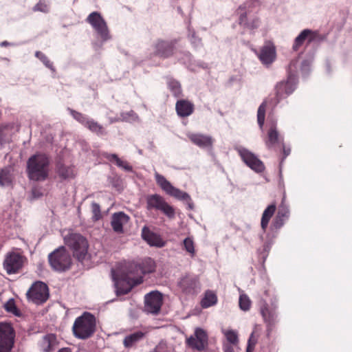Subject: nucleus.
<instances>
[{
	"label": "nucleus",
	"mask_w": 352,
	"mask_h": 352,
	"mask_svg": "<svg viewBox=\"0 0 352 352\" xmlns=\"http://www.w3.org/2000/svg\"><path fill=\"white\" fill-rule=\"evenodd\" d=\"M50 160L43 153H37L31 156L27 162V173L28 178L35 182L45 180L49 175Z\"/></svg>",
	"instance_id": "f257e3e1"
},
{
	"label": "nucleus",
	"mask_w": 352,
	"mask_h": 352,
	"mask_svg": "<svg viewBox=\"0 0 352 352\" xmlns=\"http://www.w3.org/2000/svg\"><path fill=\"white\" fill-rule=\"evenodd\" d=\"M72 331L74 336L79 339L90 338L96 331L95 317L90 313L85 312L75 320Z\"/></svg>",
	"instance_id": "f03ea898"
},
{
	"label": "nucleus",
	"mask_w": 352,
	"mask_h": 352,
	"mask_svg": "<svg viewBox=\"0 0 352 352\" xmlns=\"http://www.w3.org/2000/svg\"><path fill=\"white\" fill-rule=\"evenodd\" d=\"M64 241L79 261L85 258L87 253L88 243L84 236L80 234L72 232L64 236Z\"/></svg>",
	"instance_id": "7ed1b4c3"
},
{
	"label": "nucleus",
	"mask_w": 352,
	"mask_h": 352,
	"mask_svg": "<svg viewBox=\"0 0 352 352\" xmlns=\"http://www.w3.org/2000/svg\"><path fill=\"white\" fill-rule=\"evenodd\" d=\"M155 177L157 184L168 195L179 200L186 201L189 209H193V203L192 202V199L188 193L174 187L164 176L160 175L158 173H155Z\"/></svg>",
	"instance_id": "20e7f679"
},
{
	"label": "nucleus",
	"mask_w": 352,
	"mask_h": 352,
	"mask_svg": "<svg viewBox=\"0 0 352 352\" xmlns=\"http://www.w3.org/2000/svg\"><path fill=\"white\" fill-rule=\"evenodd\" d=\"M48 260L51 267L56 271H65L70 267L72 263L71 256L63 246L59 247L50 253Z\"/></svg>",
	"instance_id": "39448f33"
},
{
	"label": "nucleus",
	"mask_w": 352,
	"mask_h": 352,
	"mask_svg": "<svg viewBox=\"0 0 352 352\" xmlns=\"http://www.w3.org/2000/svg\"><path fill=\"white\" fill-rule=\"evenodd\" d=\"M15 331L10 323H0V352H11L14 344Z\"/></svg>",
	"instance_id": "423d86ee"
},
{
	"label": "nucleus",
	"mask_w": 352,
	"mask_h": 352,
	"mask_svg": "<svg viewBox=\"0 0 352 352\" xmlns=\"http://www.w3.org/2000/svg\"><path fill=\"white\" fill-rule=\"evenodd\" d=\"M26 295L34 303L42 304L49 298L48 287L45 283L37 281L31 286Z\"/></svg>",
	"instance_id": "0eeeda50"
},
{
	"label": "nucleus",
	"mask_w": 352,
	"mask_h": 352,
	"mask_svg": "<svg viewBox=\"0 0 352 352\" xmlns=\"http://www.w3.org/2000/svg\"><path fill=\"white\" fill-rule=\"evenodd\" d=\"M147 208L155 209L162 211L169 218L175 216V210L172 206L168 204L164 199L159 195H152L146 199Z\"/></svg>",
	"instance_id": "6e6552de"
},
{
	"label": "nucleus",
	"mask_w": 352,
	"mask_h": 352,
	"mask_svg": "<svg viewBox=\"0 0 352 352\" xmlns=\"http://www.w3.org/2000/svg\"><path fill=\"white\" fill-rule=\"evenodd\" d=\"M87 21L104 41H107L110 38L107 23L99 12H91L87 16Z\"/></svg>",
	"instance_id": "1a4fd4ad"
},
{
	"label": "nucleus",
	"mask_w": 352,
	"mask_h": 352,
	"mask_svg": "<svg viewBox=\"0 0 352 352\" xmlns=\"http://www.w3.org/2000/svg\"><path fill=\"white\" fill-rule=\"evenodd\" d=\"M236 150L242 160L253 170L261 173L265 169L263 163L252 152L243 147H238Z\"/></svg>",
	"instance_id": "9d476101"
},
{
	"label": "nucleus",
	"mask_w": 352,
	"mask_h": 352,
	"mask_svg": "<svg viewBox=\"0 0 352 352\" xmlns=\"http://www.w3.org/2000/svg\"><path fill=\"white\" fill-rule=\"evenodd\" d=\"M162 301L163 297L160 292L153 291L147 294L144 297L145 311L153 314H158L162 305Z\"/></svg>",
	"instance_id": "9b49d317"
},
{
	"label": "nucleus",
	"mask_w": 352,
	"mask_h": 352,
	"mask_svg": "<svg viewBox=\"0 0 352 352\" xmlns=\"http://www.w3.org/2000/svg\"><path fill=\"white\" fill-rule=\"evenodd\" d=\"M24 258L18 253H9L3 261V268L8 274L17 273L23 267Z\"/></svg>",
	"instance_id": "f8f14e48"
},
{
	"label": "nucleus",
	"mask_w": 352,
	"mask_h": 352,
	"mask_svg": "<svg viewBox=\"0 0 352 352\" xmlns=\"http://www.w3.org/2000/svg\"><path fill=\"white\" fill-rule=\"evenodd\" d=\"M179 286L182 291L187 294H195L200 290L199 278L195 275L184 276L179 282Z\"/></svg>",
	"instance_id": "ddd939ff"
},
{
	"label": "nucleus",
	"mask_w": 352,
	"mask_h": 352,
	"mask_svg": "<svg viewBox=\"0 0 352 352\" xmlns=\"http://www.w3.org/2000/svg\"><path fill=\"white\" fill-rule=\"evenodd\" d=\"M187 344L192 349L204 350L208 344V335L202 329L197 328L195 336H190L187 339Z\"/></svg>",
	"instance_id": "4468645a"
},
{
	"label": "nucleus",
	"mask_w": 352,
	"mask_h": 352,
	"mask_svg": "<svg viewBox=\"0 0 352 352\" xmlns=\"http://www.w3.org/2000/svg\"><path fill=\"white\" fill-rule=\"evenodd\" d=\"M296 88V79L289 77L287 82H279L276 87V95L278 102L291 94Z\"/></svg>",
	"instance_id": "2eb2a0df"
},
{
	"label": "nucleus",
	"mask_w": 352,
	"mask_h": 352,
	"mask_svg": "<svg viewBox=\"0 0 352 352\" xmlns=\"http://www.w3.org/2000/svg\"><path fill=\"white\" fill-rule=\"evenodd\" d=\"M276 48L272 43L268 41L261 49L258 57L264 65H270L276 59Z\"/></svg>",
	"instance_id": "dca6fc26"
},
{
	"label": "nucleus",
	"mask_w": 352,
	"mask_h": 352,
	"mask_svg": "<svg viewBox=\"0 0 352 352\" xmlns=\"http://www.w3.org/2000/svg\"><path fill=\"white\" fill-rule=\"evenodd\" d=\"M142 237L151 246L162 248L165 245V242L160 236L152 232L146 226H144L142 230Z\"/></svg>",
	"instance_id": "f3484780"
},
{
	"label": "nucleus",
	"mask_w": 352,
	"mask_h": 352,
	"mask_svg": "<svg viewBox=\"0 0 352 352\" xmlns=\"http://www.w3.org/2000/svg\"><path fill=\"white\" fill-rule=\"evenodd\" d=\"M129 221V217L123 212H115L112 214L111 225L114 232L122 233L123 226Z\"/></svg>",
	"instance_id": "a211bd4d"
},
{
	"label": "nucleus",
	"mask_w": 352,
	"mask_h": 352,
	"mask_svg": "<svg viewBox=\"0 0 352 352\" xmlns=\"http://www.w3.org/2000/svg\"><path fill=\"white\" fill-rule=\"evenodd\" d=\"M316 33L311 30L305 29L302 30L300 34L295 38L294 43L293 45L294 50L296 51L298 50L305 41L308 43H311L315 39Z\"/></svg>",
	"instance_id": "6ab92c4d"
},
{
	"label": "nucleus",
	"mask_w": 352,
	"mask_h": 352,
	"mask_svg": "<svg viewBox=\"0 0 352 352\" xmlns=\"http://www.w3.org/2000/svg\"><path fill=\"white\" fill-rule=\"evenodd\" d=\"M175 108L178 116L180 117L189 116L194 111L193 104L186 100H178Z\"/></svg>",
	"instance_id": "aec40b11"
},
{
	"label": "nucleus",
	"mask_w": 352,
	"mask_h": 352,
	"mask_svg": "<svg viewBox=\"0 0 352 352\" xmlns=\"http://www.w3.org/2000/svg\"><path fill=\"white\" fill-rule=\"evenodd\" d=\"M57 344L56 337L54 334H47L43 337L39 342V346L43 352H50L53 351Z\"/></svg>",
	"instance_id": "412c9836"
},
{
	"label": "nucleus",
	"mask_w": 352,
	"mask_h": 352,
	"mask_svg": "<svg viewBox=\"0 0 352 352\" xmlns=\"http://www.w3.org/2000/svg\"><path fill=\"white\" fill-rule=\"evenodd\" d=\"M142 283V278H137V279H131L128 278L126 282V285L124 287H122V281H117L116 283V292L118 295L121 294H126L129 293L132 287L135 285H137Z\"/></svg>",
	"instance_id": "4be33fe9"
},
{
	"label": "nucleus",
	"mask_w": 352,
	"mask_h": 352,
	"mask_svg": "<svg viewBox=\"0 0 352 352\" xmlns=\"http://www.w3.org/2000/svg\"><path fill=\"white\" fill-rule=\"evenodd\" d=\"M156 54L163 57H168L172 54L173 45L171 43L165 41H159L156 45Z\"/></svg>",
	"instance_id": "5701e85b"
},
{
	"label": "nucleus",
	"mask_w": 352,
	"mask_h": 352,
	"mask_svg": "<svg viewBox=\"0 0 352 352\" xmlns=\"http://www.w3.org/2000/svg\"><path fill=\"white\" fill-rule=\"evenodd\" d=\"M145 333L142 331H136L126 336L123 341V344L126 348L134 346L137 342L144 338Z\"/></svg>",
	"instance_id": "b1692460"
},
{
	"label": "nucleus",
	"mask_w": 352,
	"mask_h": 352,
	"mask_svg": "<svg viewBox=\"0 0 352 352\" xmlns=\"http://www.w3.org/2000/svg\"><path fill=\"white\" fill-rule=\"evenodd\" d=\"M188 138L194 144L201 147L208 146L212 144V139L208 136L200 134H190Z\"/></svg>",
	"instance_id": "393cba45"
},
{
	"label": "nucleus",
	"mask_w": 352,
	"mask_h": 352,
	"mask_svg": "<svg viewBox=\"0 0 352 352\" xmlns=\"http://www.w3.org/2000/svg\"><path fill=\"white\" fill-rule=\"evenodd\" d=\"M276 210V205L272 204L270 205L263 212L262 218H261V228L263 230H265L268 226V223L273 216Z\"/></svg>",
	"instance_id": "a878e982"
},
{
	"label": "nucleus",
	"mask_w": 352,
	"mask_h": 352,
	"mask_svg": "<svg viewBox=\"0 0 352 352\" xmlns=\"http://www.w3.org/2000/svg\"><path fill=\"white\" fill-rule=\"evenodd\" d=\"M105 157L111 162H114L116 165L126 171H132V167L126 161H123L116 154H105Z\"/></svg>",
	"instance_id": "bb28decb"
},
{
	"label": "nucleus",
	"mask_w": 352,
	"mask_h": 352,
	"mask_svg": "<svg viewBox=\"0 0 352 352\" xmlns=\"http://www.w3.org/2000/svg\"><path fill=\"white\" fill-rule=\"evenodd\" d=\"M217 302V295L211 291H208L205 293L204 297L201 301V305L203 308H208L214 305Z\"/></svg>",
	"instance_id": "cd10ccee"
},
{
	"label": "nucleus",
	"mask_w": 352,
	"mask_h": 352,
	"mask_svg": "<svg viewBox=\"0 0 352 352\" xmlns=\"http://www.w3.org/2000/svg\"><path fill=\"white\" fill-rule=\"evenodd\" d=\"M279 142V134L276 127H271L268 131V139L266 141V145L270 148Z\"/></svg>",
	"instance_id": "c85d7f7f"
},
{
	"label": "nucleus",
	"mask_w": 352,
	"mask_h": 352,
	"mask_svg": "<svg viewBox=\"0 0 352 352\" xmlns=\"http://www.w3.org/2000/svg\"><path fill=\"white\" fill-rule=\"evenodd\" d=\"M228 342L236 345L239 342L238 333L232 329H224L222 331Z\"/></svg>",
	"instance_id": "c756f323"
},
{
	"label": "nucleus",
	"mask_w": 352,
	"mask_h": 352,
	"mask_svg": "<svg viewBox=\"0 0 352 352\" xmlns=\"http://www.w3.org/2000/svg\"><path fill=\"white\" fill-rule=\"evenodd\" d=\"M58 173L59 176L63 179L72 178L74 175L73 168L65 165H60L58 166Z\"/></svg>",
	"instance_id": "7c9ffc66"
},
{
	"label": "nucleus",
	"mask_w": 352,
	"mask_h": 352,
	"mask_svg": "<svg viewBox=\"0 0 352 352\" xmlns=\"http://www.w3.org/2000/svg\"><path fill=\"white\" fill-rule=\"evenodd\" d=\"M12 182V175L8 169H2L0 170V186H8Z\"/></svg>",
	"instance_id": "2f4dec72"
},
{
	"label": "nucleus",
	"mask_w": 352,
	"mask_h": 352,
	"mask_svg": "<svg viewBox=\"0 0 352 352\" xmlns=\"http://www.w3.org/2000/svg\"><path fill=\"white\" fill-rule=\"evenodd\" d=\"M266 106V102L264 101L263 102H262V104L259 106L258 109L257 120L260 128H262L265 122Z\"/></svg>",
	"instance_id": "473e14b6"
},
{
	"label": "nucleus",
	"mask_w": 352,
	"mask_h": 352,
	"mask_svg": "<svg viewBox=\"0 0 352 352\" xmlns=\"http://www.w3.org/2000/svg\"><path fill=\"white\" fill-rule=\"evenodd\" d=\"M251 301L245 294H241L239 297V307L243 311H248L250 308Z\"/></svg>",
	"instance_id": "72a5a7b5"
},
{
	"label": "nucleus",
	"mask_w": 352,
	"mask_h": 352,
	"mask_svg": "<svg viewBox=\"0 0 352 352\" xmlns=\"http://www.w3.org/2000/svg\"><path fill=\"white\" fill-rule=\"evenodd\" d=\"M91 212L93 214L92 219L94 221H96L101 219L102 214L100 212V206L98 204L95 202L91 204Z\"/></svg>",
	"instance_id": "f704fd0d"
},
{
	"label": "nucleus",
	"mask_w": 352,
	"mask_h": 352,
	"mask_svg": "<svg viewBox=\"0 0 352 352\" xmlns=\"http://www.w3.org/2000/svg\"><path fill=\"white\" fill-rule=\"evenodd\" d=\"M168 87L173 91L175 96L178 97L182 93L180 84L175 80H171L168 82Z\"/></svg>",
	"instance_id": "c9c22d12"
},
{
	"label": "nucleus",
	"mask_w": 352,
	"mask_h": 352,
	"mask_svg": "<svg viewBox=\"0 0 352 352\" xmlns=\"http://www.w3.org/2000/svg\"><path fill=\"white\" fill-rule=\"evenodd\" d=\"M184 246L185 250L190 253L192 256L195 254V247L192 239L190 237H187L184 240Z\"/></svg>",
	"instance_id": "e433bc0d"
},
{
	"label": "nucleus",
	"mask_w": 352,
	"mask_h": 352,
	"mask_svg": "<svg viewBox=\"0 0 352 352\" xmlns=\"http://www.w3.org/2000/svg\"><path fill=\"white\" fill-rule=\"evenodd\" d=\"M6 309L10 313H12L16 316H20L21 315V311L16 308L14 302L12 300H9L5 305Z\"/></svg>",
	"instance_id": "4c0bfd02"
},
{
	"label": "nucleus",
	"mask_w": 352,
	"mask_h": 352,
	"mask_svg": "<svg viewBox=\"0 0 352 352\" xmlns=\"http://www.w3.org/2000/svg\"><path fill=\"white\" fill-rule=\"evenodd\" d=\"M85 126L87 127L90 131L95 133H98L102 129L101 126L92 120H88V121H86Z\"/></svg>",
	"instance_id": "58836bf2"
},
{
	"label": "nucleus",
	"mask_w": 352,
	"mask_h": 352,
	"mask_svg": "<svg viewBox=\"0 0 352 352\" xmlns=\"http://www.w3.org/2000/svg\"><path fill=\"white\" fill-rule=\"evenodd\" d=\"M70 112H71L72 115L73 116V117L77 121H78L79 122L82 123V124H84L85 126L86 121H88V119L85 116H84L80 113H78V112L75 111L74 110H70Z\"/></svg>",
	"instance_id": "ea45409f"
},
{
	"label": "nucleus",
	"mask_w": 352,
	"mask_h": 352,
	"mask_svg": "<svg viewBox=\"0 0 352 352\" xmlns=\"http://www.w3.org/2000/svg\"><path fill=\"white\" fill-rule=\"evenodd\" d=\"M36 56L39 58L46 67L52 69V65L45 54L41 52H36L35 54Z\"/></svg>",
	"instance_id": "a19ab883"
},
{
	"label": "nucleus",
	"mask_w": 352,
	"mask_h": 352,
	"mask_svg": "<svg viewBox=\"0 0 352 352\" xmlns=\"http://www.w3.org/2000/svg\"><path fill=\"white\" fill-rule=\"evenodd\" d=\"M43 195V190L41 187L35 186L32 189V199H38Z\"/></svg>",
	"instance_id": "79ce46f5"
},
{
	"label": "nucleus",
	"mask_w": 352,
	"mask_h": 352,
	"mask_svg": "<svg viewBox=\"0 0 352 352\" xmlns=\"http://www.w3.org/2000/svg\"><path fill=\"white\" fill-rule=\"evenodd\" d=\"M145 263L148 265V267L142 269V272L144 274L151 273L155 270V263L153 260L149 258L146 261Z\"/></svg>",
	"instance_id": "37998d69"
},
{
	"label": "nucleus",
	"mask_w": 352,
	"mask_h": 352,
	"mask_svg": "<svg viewBox=\"0 0 352 352\" xmlns=\"http://www.w3.org/2000/svg\"><path fill=\"white\" fill-rule=\"evenodd\" d=\"M256 343V339L254 338V333H252L248 340V345L247 347V352H252Z\"/></svg>",
	"instance_id": "c03bdc74"
},
{
	"label": "nucleus",
	"mask_w": 352,
	"mask_h": 352,
	"mask_svg": "<svg viewBox=\"0 0 352 352\" xmlns=\"http://www.w3.org/2000/svg\"><path fill=\"white\" fill-rule=\"evenodd\" d=\"M34 10L41 11V12H47V10H48L47 5L45 4V3L40 1L34 6Z\"/></svg>",
	"instance_id": "a18cd8bd"
},
{
	"label": "nucleus",
	"mask_w": 352,
	"mask_h": 352,
	"mask_svg": "<svg viewBox=\"0 0 352 352\" xmlns=\"http://www.w3.org/2000/svg\"><path fill=\"white\" fill-rule=\"evenodd\" d=\"M6 126H0V144L3 143L4 141L6 134Z\"/></svg>",
	"instance_id": "49530a36"
},
{
	"label": "nucleus",
	"mask_w": 352,
	"mask_h": 352,
	"mask_svg": "<svg viewBox=\"0 0 352 352\" xmlns=\"http://www.w3.org/2000/svg\"><path fill=\"white\" fill-rule=\"evenodd\" d=\"M224 352H234V351L230 344H226L224 346Z\"/></svg>",
	"instance_id": "de8ad7c7"
},
{
	"label": "nucleus",
	"mask_w": 352,
	"mask_h": 352,
	"mask_svg": "<svg viewBox=\"0 0 352 352\" xmlns=\"http://www.w3.org/2000/svg\"><path fill=\"white\" fill-rule=\"evenodd\" d=\"M258 23H259V21H258V20H257V19H256V20H255V21L253 22V25H252V27L253 28H257V27L258 26Z\"/></svg>",
	"instance_id": "09e8293b"
},
{
	"label": "nucleus",
	"mask_w": 352,
	"mask_h": 352,
	"mask_svg": "<svg viewBox=\"0 0 352 352\" xmlns=\"http://www.w3.org/2000/svg\"><path fill=\"white\" fill-rule=\"evenodd\" d=\"M58 352H70V351L68 349H62L59 350Z\"/></svg>",
	"instance_id": "8fccbe9b"
},
{
	"label": "nucleus",
	"mask_w": 352,
	"mask_h": 352,
	"mask_svg": "<svg viewBox=\"0 0 352 352\" xmlns=\"http://www.w3.org/2000/svg\"><path fill=\"white\" fill-rule=\"evenodd\" d=\"M289 152H290L289 149H288V150L284 149V154H285V157L289 154Z\"/></svg>",
	"instance_id": "3c124183"
},
{
	"label": "nucleus",
	"mask_w": 352,
	"mask_h": 352,
	"mask_svg": "<svg viewBox=\"0 0 352 352\" xmlns=\"http://www.w3.org/2000/svg\"><path fill=\"white\" fill-rule=\"evenodd\" d=\"M9 43L7 42V41H3L1 43V46H6L8 45Z\"/></svg>",
	"instance_id": "603ef678"
},
{
	"label": "nucleus",
	"mask_w": 352,
	"mask_h": 352,
	"mask_svg": "<svg viewBox=\"0 0 352 352\" xmlns=\"http://www.w3.org/2000/svg\"><path fill=\"white\" fill-rule=\"evenodd\" d=\"M283 223H280V224H278L277 226L278 227H280L282 226Z\"/></svg>",
	"instance_id": "864d4df0"
}]
</instances>
